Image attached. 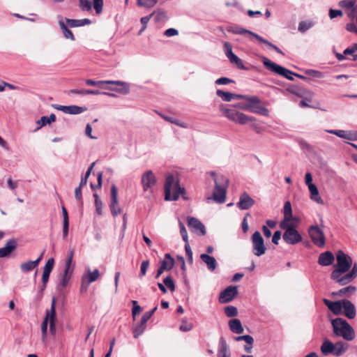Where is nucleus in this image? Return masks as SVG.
<instances>
[{
	"instance_id": "nucleus-1",
	"label": "nucleus",
	"mask_w": 357,
	"mask_h": 357,
	"mask_svg": "<svg viewBox=\"0 0 357 357\" xmlns=\"http://www.w3.org/2000/svg\"><path fill=\"white\" fill-rule=\"evenodd\" d=\"M336 259L337 264L331 274V278L339 284L341 276H343L351 268L352 259L342 250H338L336 253Z\"/></svg>"
},
{
	"instance_id": "nucleus-2",
	"label": "nucleus",
	"mask_w": 357,
	"mask_h": 357,
	"mask_svg": "<svg viewBox=\"0 0 357 357\" xmlns=\"http://www.w3.org/2000/svg\"><path fill=\"white\" fill-rule=\"evenodd\" d=\"M331 324L335 335L342 337L347 341H351L355 338V332L346 320L336 318L332 320Z\"/></svg>"
},
{
	"instance_id": "nucleus-3",
	"label": "nucleus",
	"mask_w": 357,
	"mask_h": 357,
	"mask_svg": "<svg viewBox=\"0 0 357 357\" xmlns=\"http://www.w3.org/2000/svg\"><path fill=\"white\" fill-rule=\"evenodd\" d=\"M174 183V178L172 175H168L166 177L165 183V200H177L181 195L184 194L185 189L179 186L176 183L173 188V194L171 191Z\"/></svg>"
},
{
	"instance_id": "nucleus-4",
	"label": "nucleus",
	"mask_w": 357,
	"mask_h": 357,
	"mask_svg": "<svg viewBox=\"0 0 357 357\" xmlns=\"http://www.w3.org/2000/svg\"><path fill=\"white\" fill-rule=\"evenodd\" d=\"M263 63L264 66L270 70L271 71L280 75L289 80H294L293 76H296L298 77L305 79L304 76L300 75L298 74L294 73L292 71L273 62L270 59L266 57L263 58Z\"/></svg>"
},
{
	"instance_id": "nucleus-5",
	"label": "nucleus",
	"mask_w": 357,
	"mask_h": 357,
	"mask_svg": "<svg viewBox=\"0 0 357 357\" xmlns=\"http://www.w3.org/2000/svg\"><path fill=\"white\" fill-rule=\"evenodd\" d=\"M252 243L253 246V253L256 256H261L265 254L266 248L264 245V241L259 231H256L252 236Z\"/></svg>"
},
{
	"instance_id": "nucleus-6",
	"label": "nucleus",
	"mask_w": 357,
	"mask_h": 357,
	"mask_svg": "<svg viewBox=\"0 0 357 357\" xmlns=\"http://www.w3.org/2000/svg\"><path fill=\"white\" fill-rule=\"evenodd\" d=\"M309 235L316 245L324 247L325 245V236L323 231L318 226H311L308 230Z\"/></svg>"
},
{
	"instance_id": "nucleus-7",
	"label": "nucleus",
	"mask_w": 357,
	"mask_h": 357,
	"mask_svg": "<svg viewBox=\"0 0 357 357\" xmlns=\"http://www.w3.org/2000/svg\"><path fill=\"white\" fill-rule=\"evenodd\" d=\"M99 277L100 273L98 269H95L93 271H89L88 274L83 275L82 277V282L80 285V292H86L90 283L97 280Z\"/></svg>"
},
{
	"instance_id": "nucleus-8",
	"label": "nucleus",
	"mask_w": 357,
	"mask_h": 357,
	"mask_svg": "<svg viewBox=\"0 0 357 357\" xmlns=\"http://www.w3.org/2000/svg\"><path fill=\"white\" fill-rule=\"evenodd\" d=\"M141 182L144 191H148L155 185L157 179L153 172L151 170H148L142 174Z\"/></svg>"
},
{
	"instance_id": "nucleus-9",
	"label": "nucleus",
	"mask_w": 357,
	"mask_h": 357,
	"mask_svg": "<svg viewBox=\"0 0 357 357\" xmlns=\"http://www.w3.org/2000/svg\"><path fill=\"white\" fill-rule=\"evenodd\" d=\"M109 207L114 216H117L121 213V209L118 204V190L114 184L111 186V203Z\"/></svg>"
},
{
	"instance_id": "nucleus-10",
	"label": "nucleus",
	"mask_w": 357,
	"mask_h": 357,
	"mask_svg": "<svg viewBox=\"0 0 357 357\" xmlns=\"http://www.w3.org/2000/svg\"><path fill=\"white\" fill-rule=\"evenodd\" d=\"M188 226L192 232L197 235L204 236L206 234L205 226L195 218L189 217L188 218Z\"/></svg>"
},
{
	"instance_id": "nucleus-11",
	"label": "nucleus",
	"mask_w": 357,
	"mask_h": 357,
	"mask_svg": "<svg viewBox=\"0 0 357 357\" xmlns=\"http://www.w3.org/2000/svg\"><path fill=\"white\" fill-rule=\"evenodd\" d=\"M282 238L287 243L290 245L297 244L302 241L301 235L295 228L284 231Z\"/></svg>"
},
{
	"instance_id": "nucleus-12",
	"label": "nucleus",
	"mask_w": 357,
	"mask_h": 357,
	"mask_svg": "<svg viewBox=\"0 0 357 357\" xmlns=\"http://www.w3.org/2000/svg\"><path fill=\"white\" fill-rule=\"evenodd\" d=\"M237 294V287L234 286H229L220 293L219 302L221 303H229L231 301Z\"/></svg>"
},
{
	"instance_id": "nucleus-13",
	"label": "nucleus",
	"mask_w": 357,
	"mask_h": 357,
	"mask_svg": "<svg viewBox=\"0 0 357 357\" xmlns=\"http://www.w3.org/2000/svg\"><path fill=\"white\" fill-rule=\"evenodd\" d=\"M255 200L246 192H243L237 203V206L241 210H248L254 204Z\"/></svg>"
},
{
	"instance_id": "nucleus-14",
	"label": "nucleus",
	"mask_w": 357,
	"mask_h": 357,
	"mask_svg": "<svg viewBox=\"0 0 357 357\" xmlns=\"http://www.w3.org/2000/svg\"><path fill=\"white\" fill-rule=\"evenodd\" d=\"M215 188L213 194V198L215 202L218 203H224L225 202L226 197L225 187L223 185H221L216 178L215 179Z\"/></svg>"
},
{
	"instance_id": "nucleus-15",
	"label": "nucleus",
	"mask_w": 357,
	"mask_h": 357,
	"mask_svg": "<svg viewBox=\"0 0 357 357\" xmlns=\"http://www.w3.org/2000/svg\"><path fill=\"white\" fill-rule=\"evenodd\" d=\"M54 107L69 114H78L87 110V108L85 107H79L77 105L63 106L55 105Z\"/></svg>"
},
{
	"instance_id": "nucleus-16",
	"label": "nucleus",
	"mask_w": 357,
	"mask_h": 357,
	"mask_svg": "<svg viewBox=\"0 0 357 357\" xmlns=\"http://www.w3.org/2000/svg\"><path fill=\"white\" fill-rule=\"evenodd\" d=\"M17 246V241L14 238L6 242L4 247L0 248V258L8 257Z\"/></svg>"
},
{
	"instance_id": "nucleus-17",
	"label": "nucleus",
	"mask_w": 357,
	"mask_h": 357,
	"mask_svg": "<svg viewBox=\"0 0 357 357\" xmlns=\"http://www.w3.org/2000/svg\"><path fill=\"white\" fill-rule=\"evenodd\" d=\"M105 84H114L117 86V88H110V90L116 91L119 93L126 95L129 93L130 89L129 86L127 83L121 81H112V80H105Z\"/></svg>"
},
{
	"instance_id": "nucleus-18",
	"label": "nucleus",
	"mask_w": 357,
	"mask_h": 357,
	"mask_svg": "<svg viewBox=\"0 0 357 357\" xmlns=\"http://www.w3.org/2000/svg\"><path fill=\"white\" fill-rule=\"evenodd\" d=\"M351 270L347 272L343 276H341L340 285L344 286L351 282L357 277V264H354L351 266Z\"/></svg>"
},
{
	"instance_id": "nucleus-19",
	"label": "nucleus",
	"mask_w": 357,
	"mask_h": 357,
	"mask_svg": "<svg viewBox=\"0 0 357 357\" xmlns=\"http://www.w3.org/2000/svg\"><path fill=\"white\" fill-rule=\"evenodd\" d=\"M50 331L52 335H54L56 333V325L55 322L56 320V298L54 297L52 298L51 302V308L50 312Z\"/></svg>"
},
{
	"instance_id": "nucleus-20",
	"label": "nucleus",
	"mask_w": 357,
	"mask_h": 357,
	"mask_svg": "<svg viewBox=\"0 0 357 357\" xmlns=\"http://www.w3.org/2000/svg\"><path fill=\"white\" fill-rule=\"evenodd\" d=\"M334 255L330 251L324 252L320 254L318 263L323 266H328L331 265L334 261Z\"/></svg>"
},
{
	"instance_id": "nucleus-21",
	"label": "nucleus",
	"mask_w": 357,
	"mask_h": 357,
	"mask_svg": "<svg viewBox=\"0 0 357 357\" xmlns=\"http://www.w3.org/2000/svg\"><path fill=\"white\" fill-rule=\"evenodd\" d=\"M323 302L333 314L337 315L341 313L342 303L340 301H331L328 299L324 298Z\"/></svg>"
},
{
	"instance_id": "nucleus-22",
	"label": "nucleus",
	"mask_w": 357,
	"mask_h": 357,
	"mask_svg": "<svg viewBox=\"0 0 357 357\" xmlns=\"http://www.w3.org/2000/svg\"><path fill=\"white\" fill-rule=\"evenodd\" d=\"M342 308L344 310V315L349 319H354L356 317V308L354 305L349 300L342 301Z\"/></svg>"
},
{
	"instance_id": "nucleus-23",
	"label": "nucleus",
	"mask_w": 357,
	"mask_h": 357,
	"mask_svg": "<svg viewBox=\"0 0 357 357\" xmlns=\"http://www.w3.org/2000/svg\"><path fill=\"white\" fill-rule=\"evenodd\" d=\"M43 255H41L35 261H28L26 262L22 263L20 264V269L24 273L29 272L36 268L42 259Z\"/></svg>"
},
{
	"instance_id": "nucleus-24",
	"label": "nucleus",
	"mask_w": 357,
	"mask_h": 357,
	"mask_svg": "<svg viewBox=\"0 0 357 357\" xmlns=\"http://www.w3.org/2000/svg\"><path fill=\"white\" fill-rule=\"evenodd\" d=\"M228 325L231 331L234 333L241 334L244 331L241 322L238 319H232L229 320Z\"/></svg>"
},
{
	"instance_id": "nucleus-25",
	"label": "nucleus",
	"mask_w": 357,
	"mask_h": 357,
	"mask_svg": "<svg viewBox=\"0 0 357 357\" xmlns=\"http://www.w3.org/2000/svg\"><path fill=\"white\" fill-rule=\"evenodd\" d=\"M66 22L67 24L71 27H77V26H82L85 25H89L91 24V21L89 19L85 18L82 20H73L69 18H66Z\"/></svg>"
},
{
	"instance_id": "nucleus-26",
	"label": "nucleus",
	"mask_w": 357,
	"mask_h": 357,
	"mask_svg": "<svg viewBox=\"0 0 357 357\" xmlns=\"http://www.w3.org/2000/svg\"><path fill=\"white\" fill-rule=\"evenodd\" d=\"M174 265V259L172 257L170 254L167 253L165 255V259L160 262V268L162 270L170 271Z\"/></svg>"
},
{
	"instance_id": "nucleus-27",
	"label": "nucleus",
	"mask_w": 357,
	"mask_h": 357,
	"mask_svg": "<svg viewBox=\"0 0 357 357\" xmlns=\"http://www.w3.org/2000/svg\"><path fill=\"white\" fill-rule=\"evenodd\" d=\"M200 258L207 265L210 271H213L215 269L217 263L213 257H211L207 254H202Z\"/></svg>"
},
{
	"instance_id": "nucleus-28",
	"label": "nucleus",
	"mask_w": 357,
	"mask_h": 357,
	"mask_svg": "<svg viewBox=\"0 0 357 357\" xmlns=\"http://www.w3.org/2000/svg\"><path fill=\"white\" fill-rule=\"evenodd\" d=\"M234 340L236 341H245L249 346H245V351L247 353H250L252 347V344L254 343V339L252 336L249 335H245L241 336L235 337Z\"/></svg>"
},
{
	"instance_id": "nucleus-29",
	"label": "nucleus",
	"mask_w": 357,
	"mask_h": 357,
	"mask_svg": "<svg viewBox=\"0 0 357 357\" xmlns=\"http://www.w3.org/2000/svg\"><path fill=\"white\" fill-rule=\"evenodd\" d=\"M307 187L310 192L311 199L318 204H323L324 201L321 199V197L319 195V190L317 186L313 183L311 185H308Z\"/></svg>"
},
{
	"instance_id": "nucleus-30",
	"label": "nucleus",
	"mask_w": 357,
	"mask_h": 357,
	"mask_svg": "<svg viewBox=\"0 0 357 357\" xmlns=\"http://www.w3.org/2000/svg\"><path fill=\"white\" fill-rule=\"evenodd\" d=\"M334 349L335 344H333L331 341L328 340H325L321 347V353L325 356H327L330 354H333V351H334Z\"/></svg>"
},
{
	"instance_id": "nucleus-31",
	"label": "nucleus",
	"mask_w": 357,
	"mask_h": 357,
	"mask_svg": "<svg viewBox=\"0 0 357 357\" xmlns=\"http://www.w3.org/2000/svg\"><path fill=\"white\" fill-rule=\"evenodd\" d=\"M348 348V344L342 342H337L335 344L334 351L333 354L335 356H340L344 354Z\"/></svg>"
},
{
	"instance_id": "nucleus-32",
	"label": "nucleus",
	"mask_w": 357,
	"mask_h": 357,
	"mask_svg": "<svg viewBox=\"0 0 357 357\" xmlns=\"http://www.w3.org/2000/svg\"><path fill=\"white\" fill-rule=\"evenodd\" d=\"M255 119L253 116H248L243 113L239 112L237 118H236L235 122L241 125L246 124L249 122L255 121Z\"/></svg>"
},
{
	"instance_id": "nucleus-33",
	"label": "nucleus",
	"mask_w": 357,
	"mask_h": 357,
	"mask_svg": "<svg viewBox=\"0 0 357 357\" xmlns=\"http://www.w3.org/2000/svg\"><path fill=\"white\" fill-rule=\"evenodd\" d=\"M50 310H47L45 317L41 324V331H42V340L44 342L47 337V324L50 322Z\"/></svg>"
},
{
	"instance_id": "nucleus-34",
	"label": "nucleus",
	"mask_w": 357,
	"mask_h": 357,
	"mask_svg": "<svg viewBox=\"0 0 357 357\" xmlns=\"http://www.w3.org/2000/svg\"><path fill=\"white\" fill-rule=\"evenodd\" d=\"M59 25L61 29L62 30L63 34L66 38L70 39L71 40H75L73 32L70 29H68L67 26L65 24V23L62 20H60L59 22Z\"/></svg>"
},
{
	"instance_id": "nucleus-35",
	"label": "nucleus",
	"mask_w": 357,
	"mask_h": 357,
	"mask_svg": "<svg viewBox=\"0 0 357 357\" xmlns=\"http://www.w3.org/2000/svg\"><path fill=\"white\" fill-rule=\"evenodd\" d=\"M146 328V324L143 323L140 321L135 326L132 328L133 336L135 338H138L142 335Z\"/></svg>"
},
{
	"instance_id": "nucleus-36",
	"label": "nucleus",
	"mask_w": 357,
	"mask_h": 357,
	"mask_svg": "<svg viewBox=\"0 0 357 357\" xmlns=\"http://www.w3.org/2000/svg\"><path fill=\"white\" fill-rule=\"evenodd\" d=\"M356 290V287L354 286H348L347 287H344L340 289L337 292L333 293V295L343 296H349L351 294H354Z\"/></svg>"
},
{
	"instance_id": "nucleus-37",
	"label": "nucleus",
	"mask_w": 357,
	"mask_h": 357,
	"mask_svg": "<svg viewBox=\"0 0 357 357\" xmlns=\"http://www.w3.org/2000/svg\"><path fill=\"white\" fill-rule=\"evenodd\" d=\"M56 121V116L54 114H50V116H43L40 120L37 121V123L40 125V127H43L46 126L47 124H50L52 122Z\"/></svg>"
},
{
	"instance_id": "nucleus-38",
	"label": "nucleus",
	"mask_w": 357,
	"mask_h": 357,
	"mask_svg": "<svg viewBox=\"0 0 357 357\" xmlns=\"http://www.w3.org/2000/svg\"><path fill=\"white\" fill-rule=\"evenodd\" d=\"M292 220L293 218H284L282 221L280 223V228L285 231L295 228V225L293 224Z\"/></svg>"
},
{
	"instance_id": "nucleus-39",
	"label": "nucleus",
	"mask_w": 357,
	"mask_h": 357,
	"mask_svg": "<svg viewBox=\"0 0 357 357\" xmlns=\"http://www.w3.org/2000/svg\"><path fill=\"white\" fill-rule=\"evenodd\" d=\"M222 111L227 119L234 122H235L236 118H237V116L239 113V112L232 109H222Z\"/></svg>"
},
{
	"instance_id": "nucleus-40",
	"label": "nucleus",
	"mask_w": 357,
	"mask_h": 357,
	"mask_svg": "<svg viewBox=\"0 0 357 357\" xmlns=\"http://www.w3.org/2000/svg\"><path fill=\"white\" fill-rule=\"evenodd\" d=\"M72 273H73V270H71L70 273H63V275L62 276V279H61L59 284L58 285V288L60 291H61L64 288H66V287L67 286L68 281L72 275Z\"/></svg>"
},
{
	"instance_id": "nucleus-41",
	"label": "nucleus",
	"mask_w": 357,
	"mask_h": 357,
	"mask_svg": "<svg viewBox=\"0 0 357 357\" xmlns=\"http://www.w3.org/2000/svg\"><path fill=\"white\" fill-rule=\"evenodd\" d=\"M217 96L221 98L224 101L229 102L234 99V93L223 91L220 89L217 90Z\"/></svg>"
},
{
	"instance_id": "nucleus-42",
	"label": "nucleus",
	"mask_w": 357,
	"mask_h": 357,
	"mask_svg": "<svg viewBox=\"0 0 357 357\" xmlns=\"http://www.w3.org/2000/svg\"><path fill=\"white\" fill-rule=\"evenodd\" d=\"M158 3V0H137V4L139 6L147 8H153Z\"/></svg>"
},
{
	"instance_id": "nucleus-43",
	"label": "nucleus",
	"mask_w": 357,
	"mask_h": 357,
	"mask_svg": "<svg viewBox=\"0 0 357 357\" xmlns=\"http://www.w3.org/2000/svg\"><path fill=\"white\" fill-rule=\"evenodd\" d=\"M230 353L229 347L224 337L220 339V348L218 350V355Z\"/></svg>"
},
{
	"instance_id": "nucleus-44",
	"label": "nucleus",
	"mask_w": 357,
	"mask_h": 357,
	"mask_svg": "<svg viewBox=\"0 0 357 357\" xmlns=\"http://www.w3.org/2000/svg\"><path fill=\"white\" fill-rule=\"evenodd\" d=\"M224 50H225V53L226 56H227V58L229 59V61H231L232 59L236 56L232 52L231 45L228 42H225Z\"/></svg>"
},
{
	"instance_id": "nucleus-45",
	"label": "nucleus",
	"mask_w": 357,
	"mask_h": 357,
	"mask_svg": "<svg viewBox=\"0 0 357 357\" xmlns=\"http://www.w3.org/2000/svg\"><path fill=\"white\" fill-rule=\"evenodd\" d=\"M79 7L83 11H90L92 4L89 0H79Z\"/></svg>"
},
{
	"instance_id": "nucleus-46",
	"label": "nucleus",
	"mask_w": 357,
	"mask_h": 357,
	"mask_svg": "<svg viewBox=\"0 0 357 357\" xmlns=\"http://www.w3.org/2000/svg\"><path fill=\"white\" fill-rule=\"evenodd\" d=\"M225 313L228 317H234L238 314V310L236 307L229 305L225 308Z\"/></svg>"
},
{
	"instance_id": "nucleus-47",
	"label": "nucleus",
	"mask_w": 357,
	"mask_h": 357,
	"mask_svg": "<svg viewBox=\"0 0 357 357\" xmlns=\"http://www.w3.org/2000/svg\"><path fill=\"white\" fill-rule=\"evenodd\" d=\"M151 15H152V16L154 17L155 22L165 21L167 17L166 13L162 10L155 11L153 13H151Z\"/></svg>"
},
{
	"instance_id": "nucleus-48",
	"label": "nucleus",
	"mask_w": 357,
	"mask_h": 357,
	"mask_svg": "<svg viewBox=\"0 0 357 357\" xmlns=\"http://www.w3.org/2000/svg\"><path fill=\"white\" fill-rule=\"evenodd\" d=\"M354 5L355 1L351 0H342L339 2V6L347 10L353 8Z\"/></svg>"
},
{
	"instance_id": "nucleus-49",
	"label": "nucleus",
	"mask_w": 357,
	"mask_h": 357,
	"mask_svg": "<svg viewBox=\"0 0 357 357\" xmlns=\"http://www.w3.org/2000/svg\"><path fill=\"white\" fill-rule=\"evenodd\" d=\"M162 117L167 121L170 122L172 123L176 124L177 126H179L182 128H187V125L185 123H181L178 119L172 118L171 116H164L162 115Z\"/></svg>"
},
{
	"instance_id": "nucleus-50",
	"label": "nucleus",
	"mask_w": 357,
	"mask_h": 357,
	"mask_svg": "<svg viewBox=\"0 0 357 357\" xmlns=\"http://www.w3.org/2000/svg\"><path fill=\"white\" fill-rule=\"evenodd\" d=\"M284 218H293L291 206L289 202H286L283 208Z\"/></svg>"
},
{
	"instance_id": "nucleus-51",
	"label": "nucleus",
	"mask_w": 357,
	"mask_h": 357,
	"mask_svg": "<svg viewBox=\"0 0 357 357\" xmlns=\"http://www.w3.org/2000/svg\"><path fill=\"white\" fill-rule=\"evenodd\" d=\"M132 316L133 319H135L137 314H139L142 311V307L138 305L137 301H132Z\"/></svg>"
},
{
	"instance_id": "nucleus-52",
	"label": "nucleus",
	"mask_w": 357,
	"mask_h": 357,
	"mask_svg": "<svg viewBox=\"0 0 357 357\" xmlns=\"http://www.w3.org/2000/svg\"><path fill=\"white\" fill-rule=\"evenodd\" d=\"M54 259L53 258H50L47 261V262L44 266L43 271L50 274V273L52 272V271L54 268Z\"/></svg>"
},
{
	"instance_id": "nucleus-53",
	"label": "nucleus",
	"mask_w": 357,
	"mask_h": 357,
	"mask_svg": "<svg viewBox=\"0 0 357 357\" xmlns=\"http://www.w3.org/2000/svg\"><path fill=\"white\" fill-rule=\"evenodd\" d=\"M179 229H180V233L182 236L183 240L185 243H188V232L185 227V225L182 222H179Z\"/></svg>"
},
{
	"instance_id": "nucleus-54",
	"label": "nucleus",
	"mask_w": 357,
	"mask_h": 357,
	"mask_svg": "<svg viewBox=\"0 0 357 357\" xmlns=\"http://www.w3.org/2000/svg\"><path fill=\"white\" fill-rule=\"evenodd\" d=\"M163 282L165 285H166L171 291L175 290V284L171 276L166 277L164 279Z\"/></svg>"
},
{
	"instance_id": "nucleus-55",
	"label": "nucleus",
	"mask_w": 357,
	"mask_h": 357,
	"mask_svg": "<svg viewBox=\"0 0 357 357\" xmlns=\"http://www.w3.org/2000/svg\"><path fill=\"white\" fill-rule=\"evenodd\" d=\"M93 8L97 14H100L102 11L103 0H93Z\"/></svg>"
},
{
	"instance_id": "nucleus-56",
	"label": "nucleus",
	"mask_w": 357,
	"mask_h": 357,
	"mask_svg": "<svg viewBox=\"0 0 357 357\" xmlns=\"http://www.w3.org/2000/svg\"><path fill=\"white\" fill-rule=\"evenodd\" d=\"M149 266V261L148 260H144L141 264L140 267V277H143L146 274L147 269Z\"/></svg>"
},
{
	"instance_id": "nucleus-57",
	"label": "nucleus",
	"mask_w": 357,
	"mask_h": 357,
	"mask_svg": "<svg viewBox=\"0 0 357 357\" xmlns=\"http://www.w3.org/2000/svg\"><path fill=\"white\" fill-rule=\"evenodd\" d=\"M326 132L337 135L340 138L345 139L347 131L342 130H326Z\"/></svg>"
},
{
	"instance_id": "nucleus-58",
	"label": "nucleus",
	"mask_w": 357,
	"mask_h": 357,
	"mask_svg": "<svg viewBox=\"0 0 357 357\" xmlns=\"http://www.w3.org/2000/svg\"><path fill=\"white\" fill-rule=\"evenodd\" d=\"M185 250L186 252V256L188 257V260L190 263H192V251L190 248V246L188 243H185Z\"/></svg>"
},
{
	"instance_id": "nucleus-59",
	"label": "nucleus",
	"mask_w": 357,
	"mask_h": 357,
	"mask_svg": "<svg viewBox=\"0 0 357 357\" xmlns=\"http://www.w3.org/2000/svg\"><path fill=\"white\" fill-rule=\"evenodd\" d=\"M231 63H234L237 67L240 69L245 70L246 68L244 66L243 61L236 55L230 61Z\"/></svg>"
},
{
	"instance_id": "nucleus-60",
	"label": "nucleus",
	"mask_w": 357,
	"mask_h": 357,
	"mask_svg": "<svg viewBox=\"0 0 357 357\" xmlns=\"http://www.w3.org/2000/svg\"><path fill=\"white\" fill-rule=\"evenodd\" d=\"M192 328V324L189 322L183 321L180 326V330L184 332L190 331Z\"/></svg>"
},
{
	"instance_id": "nucleus-61",
	"label": "nucleus",
	"mask_w": 357,
	"mask_h": 357,
	"mask_svg": "<svg viewBox=\"0 0 357 357\" xmlns=\"http://www.w3.org/2000/svg\"><path fill=\"white\" fill-rule=\"evenodd\" d=\"M343 15V13L342 12V10H333V9H330L329 10V17L331 19H333L336 17H342Z\"/></svg>"
},
{
	"instance_id": "nucleus-62",
	"label": "nucleus",
	"mask_w": 357,
	"mask_h": 357,
	"mask_svg": "<svg viewBox=\"0 0 357 357\" xmlns=\"http://www.w3.org/2000/svg\"><path fill=\"white\" fill-rule=\"evenodd\" d=\"M345 139L351 141L357 140V132L347 131Z\"/></svg>"
},
{
	"instance_id": "nucleus-63",
	"label": "nucleus",
	"mask_w": 357,
	"mask_h": 357,
	"mask_svg": "<svg viewBox=\"0 0 357 357\" xmlns=\"http://www.w3.org/2000/svg\"><path fill=\"white\" fill-rule=\"evenodd\" d=\"M310 27V24H307L305 21H302L298 24V31L301 32H305Z\"/></svg>"
},
{
	"instance_id": "nucleus-64",
	"label": "nucleus",
	"mask_w": 357,
	"mask_h": 357,
	"mask_svg": "<svg viewBox=\"0 0 357 357\" xmlns=\"http://www.w3.org/2000/svg\"><path fill=\"white\" fill-rule=\"evenodd\" d=\"M178 34V31L174 28H169V29H167L164 33V35L167 37H172V36H177Z\"/></svg>"
}]
</instances>
